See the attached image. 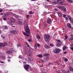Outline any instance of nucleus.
Masks as SVG:
<instances>
[{
	"label": "nucleus",
	"instance_id": "37998d69",
	"mask_svg": "<svg viewBox=\"0 0 73 73\" xmlns=\"http://www.w3.org/2000/svg\"><path fill=\"white\" fill-rule=\"evenodd\" d=\"M41 61H42V62H45V61H44V60H40Z\"/></svg>",
	"mask_w": 73,
	"mask_h": 73
},
{
	"label": "nucleus",
	"instance_id": "423d86ee",
	"mask_svg": "<svg viewBox=\"0 0 73 73\" xmlns=\"http://www.w3.org/2000/svg\"><path fill=\"white\" fill-rule=\"evenodd\" d=\"M29 65L27 64H26L24 66V68L25 70H26V71H27L29 69Z\"/></svg>",
	"mask_w": 73,
	"mask_h": 73
},
{
	"label": "nucleus",
	"instance_id": "bb28decb",
	"mask_svg": "<svg viewBox=\"0 0 73 73\" xmlns=\"http://www.w3.org/2000/svg\"><path fill=\"white\" fill-rule=\"evenodd\" d=\"M30 17V15H27L26 18L27 19H29Z\"/></svg>",
	"mask_w": 73,
	"mask_h": 73
},
{
	"label": "nucleus",
	"instance_id": "79ce46f5",
	"mask_svg": "<svg viewBox=\"0 0 73 73\" xmlns=\"http://www.w3.org/2000/svg\"><path fill=\"white\" fill-rule=\"evenodd\" d=\"M37 46L38 47H39L40 46V44H37Z\"/></svg>",
	"mask_w": 73,
	"mask_h": 73
},
{
	"label": "nucleus",
	"instance_id": "58836bf2",
	"mask_svg": "<svg viewBox=\"0 0 73 73\" xmlns=\"http://www.w3.org/2000/svg\"><path fill=\"white\" fill-rule=\"evenodd\" d=\"M52 3H58V2H57V1H53L52 2Z\"/></svg>",
	"mask_w": 73,
	"mask_h": 73
},
{
	"label": "nucleus",
	"instance_id": "c85d7f7f",
	"mask_svg": "<svg viewBox=\"0 0 73 73\" xmlns=\"http://www.w3.org/2000/svg\"><path fill=\"white\" fill-rule=\"evenodd\" d=\"M69 69H70V71L72 70V67H71V66H69Z\"/></svg>",
	"mask_w": 73,
	"mask_h": 73
},
{
	"label": "nucleus",
	"instance_id": "603ef678",
	"mask_svg": "<svg viewBox=\"0 0 73 73\" xmlns=\"http://www.w3.org/2000/svg\"><path fill=\"white\" fill-rule=\"evenodd\" d=\"M17 47H20L21 46H20V44H17Z\"/></svg>",
	"mask_w": 73,
	"mask_h": 73
},
{
	"label": "nucleus",
	"instance_id": "3c124183",
	"mask_svg": "<svg viewBox=\"0 0 73 73\" xmlns=\"http://www.w3.org/2000/svg\"><path fill=\"white\" fill-rule=\"evenodd\" d=\"M72 18H70V19L69 21H70V22H72Z\"/></svg>",
	"mask_w": 73,
	"mask_h": 73
},
{
	"label": "nucleus",
	"instance_id": "f8f14e48",
	"mask_svg": "<svg viewBox=\"0 0 73 73\" xmlns=\"http://www.w3.org/2000/svg\"><path fill=\"white\" fill-rule=\"evenodd\" d=\"M0 59L4 60L6 59V57L3 56H0Z\"/></svg>",
	"mask_w": 73,
	"mask_h": 73
},
{
	"label": "nucleus",
	"instance_id": "c9c22d12",
	"mask_svg": "<svg viewBox=\"0 0 73 73\" xmlns=\"http://www.w3.org/2000/svg\"><path fill=\"white\" fill-rule=\"evenodd\" d=\"M50 46H52V47H53V46H54V45L53 44H50Z\"/></svg>",
	"mask_w": 73,
	"mask_h": 73
},
{
	"label": "nucleus",
	"instance_id": "c756f323",
	"mask_svg": "<svg viewBox=\"0 0 73 73\" xmlns=\"http://www.w3.org/2000/svg\"><path fill=\"white\" fill-rule=\"evenodd\" d=\"M68 2L70 3H72L73 2L71 0H67Z\"/></svg>",
	"mask_w": 73,
	"mask_h": 73
},
{
	"label": "nucleus",
	"instance_id": "7c9ffc66",
	"mask_svg": "<svg viewBox=\"0 0 73 73\" xmlns=\"http://www.w3.org/2000/svg\"><path fill=\"white\" fill-rule=\"evenodd\" d=\"M57 42L59 43H61V42H61L60 40H57Z\"/></svg>",
	"mask_w": 73,
	"mask_h": 73
},
{
	"label": "nucleus",
	"instance_id": "f704fd0d",
	"mask_svg": "<svg viewBox=\"0 0 73 73\" xmlns=\"http://www.w3.org/2000/svg\"><path fill=\"white\" fill-rule=\"evenodd\" d=\"M3 19L4 20V21H6V20H7V18L6 17H4L3 18Z\"/></svg>",
	"mask_w": 73,
	"mask_h": 73
},
{
	"label": "nucleus",
	"instance_id": "39448f33",
	"mask_svg": "<svg viewBox=\"0 0 73 73\" xmlns=\"http://www.w3.org/2000/svg\"><path fill=\"white\" fill-rule=\"evenodd\" d=\"M15 51V49L13 48H11L7 52V53L9 54L10 53H13Z\"/></svg>",
	"mask_w": 73,
	"mask_h": 73
},
{
	"label": "nucleus",
	"instance_id": "4be33fe9",
	"mask_svg": "<svg viewBox=\"0 0 73 73\" xmlns=\"http://www.w3.org/2000/svg\"><path fill=\"white\" fill-rule=\"evenodd\" d=\"M13 15H14V16L15 17H19V15H17L15 14H14Z\"/></svg>",
	"mask_w": 73,
	"mask_h": 73
},
{
	"label": "nucleus",
	"instance_id": "9b49d317",
	"mask_svg": "<svg viewBox=\"0 0 73 73\" xmlns=\"http://www.w3.org/2000/svg\"><path fill=\"white\" fill-rule=\"evenodd\" d=\"M67 26L69 28H72V25L70 23H67Z\"/></svg>",
	"mask_w": 73,
	"mask_h": 73
},
{
	"label": "nucleus",
	"instance_id": "0e129e2a",
	"mask_svg": "<svg viewBox=\"0 0 73 73\" xmlns=\"http://www.w3.org/2000/svg\"><path fill=\"white\" fill-rule=\"evenodd\" d=\"M23 64H26V62H23Z\"/></svg>",
	"mask_w": 73,
	"mask_h": 73
},
{
	"label": "nucleus",
	"instance_id": "4d7b16f0",
	"mask_svg": "<svg viewBox=\"0 0 73 73\" xmlns=\"http://www.w3.org/2000/svg\"><path fill=\"white\" fill-rule=\"evenodd\" d=\"M70 49L71 50H73V48L72 47V48H71Z\"/></svg>",
	"mask_w": 73,
	"mask_h": 73
},
{
	"label": "nucleus",
	"instance_id": "aec40b11",
	"mask_svg": "<svg viewBox=\"0 0 73 73\" xmlns=\"http://www.w3.org/2000/svg\"><path fill=\"white\" fill-rule=\"evenodd\" d=\"M56 50L57 52V53H59L60 52V50L59 48H56Z\"/></svg>",
	"mask_w": 73,
	"mask_h": 73
},
{
	"label": "nucleus",
	"instance_id": "7ed1b4c3",
	"mask_svg": "<svg viewBox=\"0 0 73 73\" xmlns=\"http://www.w3.org/2000/svg\"><path fill=\"white\" fill-rule=\"evenodd\" d=\"M18 31L17 30H14L11 31V33L13 34H16L18 33Z\"/></svg>",
	"mask_w": 73,
	"mask_h": 73
},
{
	"label": "nucleus",
	"instance_id": "2eb2a0df",
	"mask_svg": "<svg viewBox=\"0 0 73 73\" xmlns=\"http://www.w3.org/2000/svg\"><path fill=\"white\" fill-rule=\"evenodd\" d=\"M57 13H58V15H59V17H62V14L61 13L58 12H57Z\"/></svg>",
	"mask_w": 73,
	"mask_h": 73
},
{
	"label": "nucleus",
	"instance_id": "13d9d810",
	"mask_svg": "<svg viewBox=\"0 0 73 73\" xmlns=\"http://www.w3.org/2000/svg\"><path fill=\"white\" fill-rule=\"evenodd\" d=\"M3 13H1L0 14V15H3Z\"/></svg>",
	"mask_w": 73,
	"mask_h": 73
},
{
	"label": "nucleus",
	"instance_id": "49530a36",
	"mask_svg": "<svg viewBox=\"0 0 73 73\" xmlns=\"http://www.w3.org/2000/svg\"><path fill=\"white\" fill-rule=\"evenodd\" d=\"M2 11H3V10L2 9H0V12H1Z\"/></svg>",
	"mask_w": 73,
	"mask_h": 73
},
{
	"label": "nucleus",
	"instance_id": "864d4df0",
	"mask_svg": "<svg viewBox=\"0 0 73 73\" xmlns=\"http://www.w3.org/2000/svg\"><path fill=\"white\" fill-rule=\"evenodd\" d=\"M59 4H63V2H59Z\"/></svg>",
	"mask_w": 73,
	"mask_h": 73
},
{
	"label": "nucleus",
	"instance_id": "0eeeda50",
	"mask_svg": "<svg viewBox=\"0 0 73 73\" xmlns=\"http://www.w3.org/2000/svg\"><path fill=\"white\" fill-rule=\"evenodd\" d=\"M10 21H11V23H13L15 22V20L13 18H11Z\"/></svg>",
	"mask_w": 73,
	"mask_h": 73
},
{
	"label": "nucleus",
	"instance_id": "c03bdc74",
	"mask_svg": "<svg viewBox=\"0 0 73 73\" xmlns=\"http://www.w3.org/2000/svg\"><path fill=\"white\" fill-rule=\"evenodd\" d=\"M63 17H64V18H65V17H66V15H63Z\"/></svg>",
	"mask_w": 73,
	"mask_h": 73
},
{
	"label": "nucleus",
	"instance_id": "412c9836",
	"mask_svg": "<svg viewBox=\"0 0 73 73\" xmlns=\"http://www.w3.org/2000/svg\"><path fill=\"white\" fill-rule=\"evenodd\" d=\"M9 13H8L5 14L4 15L5 16H5H9Z\"/></svg>",
	"mask_w": 73,
	"mask_h": 73
},
{
	"label": "nucleus",
	"instance_id": "9d476101",
	"mask_svg": "<svg viewBox=\"0 0 73 73\" xmlns=\"http://www.w3.org/2000/svg\"><path fill=\"white\" fill-rule=\"evenodd\" d=\"M47 22L48 24H50V23H51L50 19V18H48Z\"/></svg>",
	"mask_w": 73,
	"mask_h": 73
},
{
	"label": "nucleus",
	"instance_id": "09e8293b",
	"mask_svg": "<svg viewBox=\"0 0 73 73\" xmlns=\"http://www.w3.org/2000/svg\"><path fill=\"white\" fill-rule=\"evenodd\" d=\"M26 44L28 47H29V45L28 43H26Z\"/></svg>",
	"mask_w": 73,
	"mask_h": 73
},
{
	"label": "nucleus",
	"instance_id": "6e6d98bb",
	"mask_svg": "<svg viewBox=\"0 0 73 73\" xmlns=\"http://www.w3.org/2000/svg\"><path fill=\"white\" fill-rule=\"evenodd\" d=\"M8 62H10L11 61V60L10 59H8Z\"/></svg>",
	"mask_w": 73,
	"mask_h": 73
},
{
	"label": "nucleus",
	"instance_id": "ddd939ff",
	"mask_svg": "<svg viewBox=\"0 0 73 73\" xmlns=\"http://www.w3.org/2000/svg\"><path fill=\"white\" fill-rule=\"evenodd\" d=\"M62 71L64 73H69L70 71L69 70H68L66 72V71L64 70H62Z\"/></svg>",
	"mask_w": 73,
	"mask_h": 73
},
{
	"label": "nucleus",
	"instance_id": "a18cd8bd",
	"mask_svg": "<svg viewBox=\"0 0 73 73\" xmlns=\"http://www.w3.org/2000/svg\"><path fill=\"white\" fill-rule=\"evenodd\" d=\"M0 62L1 63V64H3V63H4V62L3 61H0Z\"/></svg>",
	"mask_w": 73,
	"mask_h": 73
},
{
	"label": "nucleus",
	"instance_id": "cd10ccee",
	"mask_svg": "<svg viewBox=\"0 0 73 73\" xmlns=\"http://www.w3.org/2000/svg\"><path fill=\"white\" fill-rule=\"evenodd\" d=\"M64 60L66 62H67V61H68V59L67 58H65L64 59Z\"/></svg>",
	"mask_w": 73,
	"mask_h": 73
},
{
	"label": "nucleus",
	"instance_id": "4c0bfd02",
	"mask_svg": "<svg viewBox=\"0 0 73 73\" xmlns=\"http://www.w3.org/2000/svg\"><path fill=\"white\" fill-rule=\"evenodd\" d=\"M34 48L35 49H36V48H37V46L36 44H35V45L34 46Z\"/></svg>",
	"mask_w": 73,
	"mask_h": 73
},
{
	"label": "nucleus",
	"instance_id": "338daca9",
	"mask_svg": "<svg viewBox=\"0 0 73 73\" xmlns=\"http://www.w3.org/2000/svg\"><path fill=\"white\" fill-rule=\"evenodd\" d=\"M71 36L72 37H73V34L71 35Z\"/></svg>",
	"mask_w": 73,
	"mask_h": 73
},
{
	"label": "nucleus",
	"instance_id": "5701e85b",
	"mask_svg": "<svg viewBox=\"0 0 73 73\" xmlns=\"http://www.w3.org/2000/svg\"><path fill=\"white\" fill-rule=\"evenodd\" d=\"M53 51H54V53H57V48H56L55 49H54V50Z\"/></svg>",
	"mask_w": 73,
	"mask_h": 73
},
{
	"label": "nucleus",
	"instance_id": "1a4fd4ad",
	"mask_svg": "<svg viewBox=\"0 0 73 73\" xmlns=\"http://www.w3.org/2000/svg\"><path fill=\"white\" fill-rule=\"evenodd\" d=\"M2 28L3 29L7 30L8 29V27L7 26L4 25V26H2Z\"/></svg>",
	"mask_w": 73,
	"mask_h": 73
},
{
	"label": "nucleus",
	"instance_id": "e2e57ef3",
	"mask_svg": "<svg viewBox=\"0 0 73 73\" xmlns=\"http://www.w3.org/2000/svg\"><path fill=\"white\" fill-rule=\"evenodd\" d=\"M41 73H46L45 72H41Z\"/></svg>",
	"mask_w": 73,
	"mask_h": 73
},
{
	"label": "nucleus",
	"instance_id": "f03ea898",
	"mask_svg": "<svg viewBox=\"0 0 73 73\" xmlns=\"http://www.w3.org/2000/svg\"><path fill=\"white\" fill-rule=\"evenodd\" d=\"M50 37V35L48 34L45 35L44 36V40L46 42L47 41Z\"/></svg>",
	"mask_w": 73,
	"mask_h": 73
},
{
	"label": "nucleus",
	"instance_id": "6e6552de",
	"mask_svg": "<svg viewBox=\"0 0 73 73\" xmlns=\"http://www.w3.org/2000/svg\"><path fill=\"white\" fill-rule=\"evenodd\" d=\"M7 45V43H5L3 44L2 43H0V46H5Z\"/></svg>",
	"mask_w": 73,
	"mask_h": 73
},
{
	"label": "nucleus",
	"instance_id": "4468645a",
	"mask_svg": "<svg viewBox=\"0 0 73 73\" xmlns=\"http://www.w3.org/2000/svg\"><path fill=\"white\" fill-rule=\"evenodd\" d=\"M19 25H22L23 24V23L21 21V20H19Z\"/></svg>",
	"mask_w": 73,
	"mask_h": 73
},
{
	"label": "nucleus",
	"instance_id": "5fc2aeb1",
	"mask_svg": "<svg viewBox=\"0 0 73 73\" xmlns=\"http://www.w3.org/2000/svg\"><path fill=\"white\" fill-rule=\"evenodd\" d=\"M2 31L0 30V34H1V33H2Z\"/></svg>",
	"mask_w": 73,
	"mask_h": 73
},
{
	"label": "nucleus",
	"instance_id": "b1692460",
	"mask_svg": "<svg viewBox=\"0 0 73 73\" xmlns=\"http://www.w3.org/2000/svg\"><path fill=\"white\" fill-rule=\"evenodd\" d=\"M66 48V46H64L63 47V50H65Z\"/></svg>",
	"mask_w": 73,
	"mask_h": 73
},
{
	"label": "nucleus",
	"instance_id": "69168bd1",
	"mask_svg": "<svg viewBox=\"0 0 73 73\" xmlns=\"http://www.w3.org/2000/svg\"><path fill=\"white\" fill-rule=\"evenodd\" d=\"M71 70H72V71H73V68H72V69Z\"/></svg>",
	"mask_w": 73,
	"mask_h": 73
},
{
	"label": "nucleus",
	"instance_id": "ea45409f",
	"mask_svg": "<svg viewBox=\"0 0 73 73\" xmlns=\"http://www.w3.org/2000/svg\"><path fill=\"white\" fill-rule=\"evenodd\" d=\"M68 19V18L67 17H66L65 18V19L66 21H67Z\"/></svg>",
	"mask_w": 73,
	"mask_h": 73
},
{
	"label": "nucleus",
	"instance_id": "052dcab7",
	"mask_svg": "<svg viewBox=\"0 0 73 73\" xmlns=\"http://www.w3.org/2000/svg\"><path fill=\"white\" fill-rule=\"evenodd\" d=\"M71 23H72V24H73V21H72L71 22Z\"/></svg>",
	"mask_w": 73,
	"mask_h": 73
},
{
	"label": "nucleus",
	"instance_id": "2f4dec72",
	"mask_svg": "<svg viewBox=\"0 0 73 73\" xmlns=\"http://www.w3.org/2000/svg\"><path fill=\"white\" fill-rule=\"evenodd\" d=\"M21 13L23 14H25V13H24V12L23 11H21Z\"/></svg>",
	"mask_w": 73,
	"mask_h": 73
},
{
	"label": "nucleus",
	"instance_id": "de8ad7c7",
	"mask_svg": "<svg viewBox=\"0 0 73 73\" xmlns=\"http://www.w3.org/2000/svg\"><path fill=\"white\" fill-rule=\"evenodd\" d=\"M54 9L56 11H57L58 10V9Z\"/></svg>",
	"mask_w": 73,
	"mask_h": 73
},
{
	"label": "nucleus",
	"instance_id": "473e14b6",
	"mask_svg": "<svg viewBox=\"0 0 73 73\" xmlns=\"http://www.w3.org/2000/svg\"><path fill=\"white\" fill-rule=\"evenodd\" d=\"M38 57L40 58H42V56L41 55H38Z\"/></svg>",
	"mask_w": 73,
	"mask_h": 73
},
{
	"label": "nucleus",
	"instance_id": "f257e3e1",
	"mask_svg": "<svg viewBox=\"0 0 73 73\" xmlns=\"http://www.w3.org/2000/svg\"><path fill=\"white\" fill-rule=\"evenodd\" d=\"M25 29L26 30V33L27 34L29 35L30 33V31L28 26H27L25 27Z\"/></svg>",
	"mask_w": 73,
	"mask_h": 73
},
{
	"label": "nucleus",
	"instance_id": "20e7f679",
	"mask_svg": "<svg viewBox=\"0 0 73 73\" xmlns=\"http://www.w3.org/2000/svg\"><path fill=\"white\" fill-rule=\"evenodd\" d=\"M59 8H60L63 11L66 12V9L64 7H59Z\"/></svg>",
	"mask_w": 73,
	"mask_h": 73
},
{
	"label": "nucleus",
	"instance_id": "e433bc0d",
	"mask_svg": "<svg viewBox=\"0 0 73 73\" xmlns=\"http://www.w3.org/2000/svg\"><path fill=\"white\" fill-rule=\"evenodd\" d=\"M33 13V12L32 11H30L29 12V13L30 14H31Z\"/></svg>",
	"mask_w": 73,
	"mask_h": 73
},
{
	"label": "nucleus",
	"instance_id": "8fccbe9b",
	"mask_svg": "<svg viewBox=\"0 0 73 73\" xmlns=\"http://www.w3.org/2000/svg\"><path fill=\"white\" fill-rule=\"evenodd\" d=\"M68 18L69 19V20L70 19H71V18L69 16H68Z\"/></svg>",
	"mask_w": 73,
	"mask_h": 73
},
{
	"label": "nucleus",
	"instance_id": "a878e982",
	"mask_svg": "<svg viewBox=\"0 0 73 73\" xmlns=\"http://www.w3.org/2000/svg\"><path fill=\"white\" fill-rule=\"evenodd\" d=\"M72 40H73V37H70L69 39V40L70 41H71Z\"/></svg>",
	"mask_w": 73,
	"mask_h": 73
},
{
	"label": "nucleus",
	"instance_id": "dca6fc26",
	"mask_svg": "<svg viewBox=\"0 0 73 73\" xmlns=\"http://www.w3.org/2000/svg\"><path fill=\"white\" fill-rule=\"evenodd\" d=\"M44 47H45V48H46V49H48L50 48L49 46H48V45H47V44L45 45L44 46Z\"/></svg>",
	"mask_w": 73,
	"mask_h": 73
},
{
	"label": "nucleus",
	"instance_id": "a19ab883",
	"mask_svg": "<svg viewBox=\"0 0 73 73\" xmlns=\"http://www.w3.org/2000/svg\"><path fill=\"white\" fill-rule=\"evenodd\" d=\"M29 41L31 42L32 41V39H29Z\"/></svg>",
	"mask_w": 73,
	"mask_h": 73
},
{
	"label": "nucleus",
	"instance_id": "f3484780",
	"mask_svg": "<svg viewBox=\"0 0 73 73\" xmlns=\"http://www.w3.org/2000/svg\"><path fill=\"white\" fill-rule=\"evenodd\" d=\"M23 33L24 35L26 36H29V35H27L26 33L25 32L23 31Z\"/></svg>",
	"mask_w": 73,
	"mask_h": 73
},
{
	"label": "nucleus",
	"instance_id": "bf43d9fd",
	"mask_svg": "<svg viewBox=\"0 0 73 73\" xmlns=\"http://www.w3.org/2000/svg\"><path fill=\"white\" fill-rule=\"evenodd\" d=\"M64 54H66V52H64Z\"/></svg>",
	"mask_w": 73,
	"mask_h": 73
},
{
	"label": "nucleus",
	"instance_id": "680f3d73",
	"mask_svg": "<svg viewBox=\"0 0 73 73\" xmlns=\"http://www.w3.org/2000/svg\"><path fill=\"white\" fill-rule=\"evenodd\" d=\"M58 1H61V0H56Z\"/></svg>",
	"mask_w": 73,
	"mask_h": 73
},
{
	"label": "nucleus",
	"instance_id": "a211bd4d",
	"mask_svg": "<svg viewBox=\"0 0 73 73\" xmlns=\"http://www.w3.org/2000/svg\"><path fill=\"white\" fill-rule=\"evenodd\" d=\"M62 42H60V43H58L57 44V46H61L62 44Z\"/></svg>",
	"mask_w": 73,
	"mask_h": 73
},
{
	"label": "nucleus",
	"instance_id": "774afa93",
	"mask_svg": "<svg viewBox=\"0 0 73 73\" xmlns=\"http://www.w3.org/2000/svg\"><path fill=\"white\" fill-rule=\"evenodd\" d=\"M71 47H73V44H72V46H71Z\"/></svg>",
	"mask_w": 73,
	"mask_h": 73
},
{
	"label": "nucleus",
	"instance_id": "6ab92c4d",
	"mask_svg": "<svg viewBox=\"0 0 73 73\" xmlns=\"http://www.w3.org/2000/svg\"><path fill=\"white\" fill-rule=\"evenodd\" d=\"M49 55V54L48 53H44L43 54V56H47Z\"/></svg>",
	"mask_w": 73,
	"mask_h": 73
},
{
	"label": "nucleus",
	"instance_id": "393cba45",
	"mask_svg": "<svg viewBox=\"0 0 73 73\" xmlns=\"http://www.w3.org/2000/svg\"><path fill=\"white\" fill-rule=\"evenodd\" d=\"M36 37L38 39H40V36L38 35H36Z\"/></svg>",
	"mask_w": 73,
	"mask_h": 73
},
{
	"label": "nucleus",
	"instance_id": "72a5a7b5",
	"mask_svg": "<svg viewBox=\"0 0 73 73\" xmlns=\"http://www.w3.org/2000/svg\"><path fill=\"white\" fill-rule=\"evenodd\" d=\"M68 38V36H67V35H66V36H65V39H67Z\"/></svg>",
	"mask_w": 73,
	"mask_h": 73
}]
</instances>
